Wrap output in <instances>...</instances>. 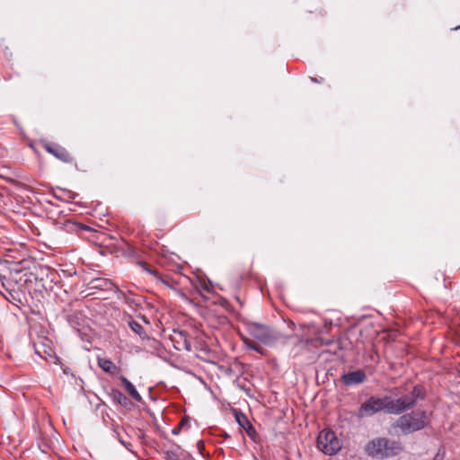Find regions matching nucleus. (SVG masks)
<instances>
[{
    "mask_svg": "<svg viewBox=\"0 0 460 460\" xmlns=\"http://www.w3.org/2000/svg\"><path fill=\"white\" fill-rule=\"evenodd\" d=\"M119 380L121 384L123 385L125 391L128 394L130 397H132L136 402H142V396L137 392L136 387L133 385V384L124 376H121L119 377Z\"/></svg>",
    "mask_w": 460,
    "mask_h": 460,
    "instance_id": "obj_12",
    "label": "nucleus"
},
{
    "mask_svg": "<svg viewBox=\"0 0 460 460\" xmlns=\"http://www.w3.org/2000/svg\"><path fill=\"white\" fill-rule=\"evenodd\" d=\"M128 327L132 332H134L136 334H137L142 340L148 339V335L145 332L143 326L136 322L135 320H130L128 322Z\"/></svg>",
    "mask_w": 460,
    "mask_h": 460,
    "instance_id": "obj_15",
    "label": "nucleus"
},
{
    "mask_svg": "<svg viewBox=\"0 0 460 460\" xmlns=\"http://www.w3.org/2000/svg\"><path fill=\"white\" fill-rule=\"evenodd\" d=\"M176 344L175 349L178 350L185 349L190 351L191 349V343L187 339V334L184 332H174V336L172 339Z\"/></svg>",
    "mask_w": 460,
    "mask_h": 460,
    "instance_id": "obj_10",
    "label": "nucleus"
},
{
    "mask_svg": "<svg viewBox=\"0 0 460 460\" xmlns=\"http://www.w3.org/2000/svg\"><path fill=\"white\" fill-rule=\"evenodd\" d=\"M43 147L48 153L51 154L63 163L71 164L73 162V157L69 152L58 145H52L50 143L44 142Z\"/></svg>",
    "mask_w": 460,
    "mask_h": 460,
    "instance_id": "obj_7",
    "label": "nucleus"
},
{
    "mask_svg": "<svg viewBox=\"0 0 460 460\" xmlns=\"http://www.w3.org/2000/svg\"><path fill=\"white\" fill-rule=\"evenodd\" d=\"M34 348L35 352L44 359H48V357H52L55 354L52 348V342L45 338H42L39 342L34 343Z\"/></svg>",
    "mask_w": 460,
    "mask_h": 460,
    "instance_id": "obj_9",
    "label": "nucleus"
},
{
    "mask_svg": "<svg viewBox=\"0 0 460 460\" xmlns=\"http://www.w3.org/2000/svg\"><path fill=\"white\" fill-rule=\"evenodd\" d=\"M201 288H202L204 290H206V291H208V292H210V291H211V282H210V281H208V282H207V281H203V282L201 283Z\"/></svg>",
    "mask_w": 460,
    "mask_h": 460,
    "instance_id": "obj_21",
    "label": "nucleus"
},
{
    "mask_svg": "<svg viewBox=\"0 0 460 460\" xmlns=\"http://www.w3.org/2000/svg\"><path fill=\"white\" fill-rule=\"evenodd\" d=\"M399 442L384 438L369 441L365 447L367 454L377 459H384L399 455L402 452Z\"/></svg>",
    "mask_w": 460,
    "mask_h": 460,
    "instance_id": "obj_1",
    "label": "nucleus"
},
{
    "mask_svg": "<svg viewBox=\"0 0 460 460\" xmlns=\"http://www.w3.org/2000/svg\"><path fill=\"white\" fill-rule=\"evenodd\" d=\"M235 419H236V421L238 422V424L240 425V427L246 431L247 435L251 438L254 439L256 437V430L253 428V426L252 425V423L249 421L247 417L244 414H243L242 412H236Z\"/></svg>",
    "mask_w": 460,
    "mask_h": 460,
    "instance_id": "obj_11",
    "label": "nucleus"
},
{
    "mask_svg": "<svg viewBox=\"0 0 460 460\" xmlns=\"http://www.w3.org/2000/svg\"><path fill=\"white\" fill-rule=\"evenodd\" d=\"M366 378L367 376L363 370H356L341 376L342 383L348 386L360 385L365 382Z\"/></svg>",
    "mask_w": 460,
    "mask_h": 460,
    "instance_id": "obj_8",
    "label": "nucleus"
},
{
    "mask_svg": "<svg viewBox=\"0 0 460 460\" xmlns=\"http://www.w3.org/2000/svg\"><path fill=\"white\" fill-rule=\"evenodd\" d=\"M317 447L323 454L333 456L341 449L342 443L332 430L323 429L318 435Z\"/></svg>",
    "mask_w": 460,
    "mask_h": 460,
    "instance_id": "obj_4",
    "label": "nucleus"
},
{
    "mask_svg": "<svg viewBox=\"0 0 460 460\" xmlns=\"http://www.w3.org/2000/svg\"><path fill=\"white\" fill-rule=\"evenodd\" d=\"M98 366L106 373L115 374L119 368L111 360L105 358H98Z\"/></svg>",
    "mask_w": 460,
    "mask_h": 460,
    "instance_id": "obj_13",
    "label": "nucleus"
},
{
    "mask_svg": "<svg viewBox=\"0 0 460 460\" xmlns=\"http://www.w3.org/2000/svg\"><path fill=\"white\" fill-rule=\"evenodd\" d=\"M246 327L250 335L264 344H270L276 340L274 333L266 325L249 322L246 323Z\"/></svg>",
    "mask_w": 460,
    "mask_h": 460,
    "instance_id": "obj_6",
    "label": "nucleus"
},
{
    "mask_svg": "<svg viewBox=\"0 0 460 460\" xmlns=\"http://www.w3.org/2000/svg\"><path fill=\"white\" fill-rule=\"evenodd\" d=\"M311 80H312L313 82H314V83H320V82H321V81H318L316 78H313V77H311Z\"/></svg>",
    "mask_w": 460,
    "mask_h": 460,
    "instance_id": "obj_24",
    "label": "nucleus"
},
{
    "mask_svg": "<svg viewBox=\"0 0 460 460\" xmlns=\"http://www.w3.org/2000/svg\"><path fill=\"white\" fill-rule=\"evenodd\" d=\"M445 455H446L445 450L439 449L432 460H444Z\"/></svg>",
    "mask_w": 460,
    "mask_h": 460,
    "instance_id": "obj_20",
    "label": "nucleus"
},
{
    "mask_svg": "<svg viewBox=\"0 0 460 460\" xmlns=\"http://www.w3.org/2000/svg\"><path fill=\"white\" fill-rule=\"evenodd\" d=\"M141 266L143 269L153 275L155 279L161 281L163 284L169 286V278L167 276H162L156 270L149 269L148 266L145 262H141Z\"/></svg>",
    "mask_w": 460,
    "mask_h": 460,
    "instance_id": "obj_16",
    "label": "nucleus"
},
{
    "mask_svg": "<svg viewBox=\"0 0 460 460\" xmlns=\"http://www.w3.org/2000/svg\"><path fill=\"white\" fill-rule=\"evenodd\" d=\"M426 426V412L421 411H411L401 416L394 427L399 428L403 434H410L422 429Z\"/></svg>",
    "mask_w": 460,
    "mask_h": 460,
    "instance_id": "obj_3",
    "label": "nucleus"
},
{
    "mask_svg": "<svg viewBox=\"0 0 460 460\" xmlns=\"http://www.w3.org/2000/svg\"><path fill=\"white\" fill-rule=\"evenodd\" d=\"M243 341L245 343V345L247 347H249L250 349H253V350H255V351H257V352H259L261 354L263 353L262 349L259 345H257L255 342H253L252 341H251V340H249L247 338H243Z\"/></svg>",
    "mask_w": 460,
    "mask_h": 460,
    "instance_id": "obj_17",
    "label": "nucleus"
},
{
    "mask_svg": "<svg viewBox=\"0 0 460 460\" xmlns=\"http://www.w3.org/2000/svg\"><path fill=\"white\" fill-rule=\"evenodd\" d=\"M118 439L128 451L134 453L131 443L124 441L119 435Z\"/></svg>",
    "mask_w": 460,
    "mask_h": 460,
    "instance_id": "obj_19",
    "label": "nucleus"
},
{
    "mask_svg": "<svg viewBox=\"0 0 460 460\" xmlns=\"http://www.w3.org/2000/svg\"><path fill=\"white\" fill-rule=\"evenodd\" d=\"M187 421H188L187 419H182L181 420V422L179 423V429H181L182 426H184Z\"/></svg>",
    "mask_w": 460,
    "mask_h": 460,
    "instance_id": "obj_23",
    "label": "nucleus"
},
{
    "mask_svg": "<svg viewBox=\"0 0 460 460\" xmlns=\"http://www.w3.org/2000/svg\"><path fill=\"white\" fill-rule=\"evenodd\" d=\"M72 225V226H74L75 228H78V229H84L85 226H84L83 225H78V224H75V223H70Z\"/></svg>",
    "mask_w": 460,
    "mask_h": 460,
    "instance_id": "obj_22",
    "label": "nucleus"
},
{
    "mask_svg": "<svg viewBox=\"0 0 460 460\" xmlns=\"http://www.w3.org/2000/svg\"><path fill=\"white\" fill-rule=\"evenodd\" d=\"M388 396L383 398L371 396L361 404L357 415L358 418H365L372 416L381 411H385L388 413Z\"/></svg>",
    "mask_w": 460,
    "mask_h": 460,
    "instance_id": "obj_5",
    "label": "nucleus"
},
{
    "mask_svg": "<svg viewBox=\"0 0 460 460\" xmlns=\"http://www.w3.org/2000/svg\"><path fill=\"white\" fill-rule=\"evenodd\" d=\"M111 397L114 402L119 403L124 407L128 406L130 403L128 398L118 389H112L111 391Z\"/></svg>",
    "mask_w": 460,
    "mask_h": 460,
    "instance_id": "obj_14",
    "label": "nucleus"
},
{
    "mask_svg": "<svg viewBox=\"0 0 460 460\" xmlns=\"http://www.w3.org/2000/svg\"><path fill=\"white\" fill-rule=\"evenodd\" d=\"M173 433H174V434H178V433H179L178 429H173Z\"/></svg>",
    "mask_w": 460,
    "mask_h": 460,
    "instance_id": "obj_25",
    "label": "nucleus"
},
{
    "mask_svg": "<svg viewBox=\"0 0 460 460\" xmlns=\"http://www.w3.org/2000/svg\"><path fill=\"white\" fill-rule=\"evenodd\" d=\"M423 398V389L420 385H415L412 391L396 400L388 396V413L400 414L415 405L419 399Z\"/></svg>",
    "mask_w": 460,
    "mask_h": 460,
    "instance_id": "obj_2",
    "label": "nucleus"
},
{
    "mask_svg": "<svg viewBox=\"0 0 460 460\" xmlns=\"http://www.w3.org/2000/svg\"><path fill=\"white\" fill-rule=\"evenodd\" d=\"M93 287L96 288H109L108 286L111 285V283L106 279H94L93 281Z\"/></svg>",
    "mask_w": 460,
    "mask_h": 460,
    "instance_id": "obj_18",
    "label": "nucleus"
},
{
    "mask_svg": "<svg viewBox=\"0 0 460 460\" xmlns=\"http://www.w3.org/2000/svg\"><path fill=\"white\" fill-rule=\"evenodd\" d=\"M457 29H460V25L456 28V30H457Z\"/></svg>",
    "mask_w": 460,
    "mask_h": 460,
    "instance_id": "obj_26",
    "label": "nucleus"
}]
</instances>
